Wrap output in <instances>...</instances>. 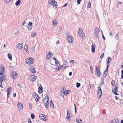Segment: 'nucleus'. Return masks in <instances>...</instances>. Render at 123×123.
<instances>
[{
    "label": "nucleus",
    "mask_w": 123,
    "mask_h": 123,
    "mask_svg": "<svg viewBox=\"0 0 123 123\" xmlns=\"http://www.w3.org/2000/svg\"><path fill=\"white\" fill-rule=\"evenodd\" d=\"M7 80L6 76L3 74V73H0V87H2V83L3 82H5Z\"/></svg>",
    "instance_id": "1"
},
{
    "label": "nucleus",
    "mask_w": 123,
    "mask_h": 123,
    "mask_svg": "<svg viewBox=\"0 0 123 123\" xmlns=\"http://www.w3.org/2000/svg\"><path fill=\"white\" fill-rule=\"evenodd\" d=\"M67 37L68 40L70 43H72L73 42V38L70 35L69 33L67 32Z\"/></svg>",
    "instance_id": "2"
},
{
    "label": "nucleus",
    "mask_w": 123,
    "mask_h": 123,
    "mask_svg": "<svg viewBox=\"0 0 123 123\" xmlns=\"http://www.w3.org/2000/svg\"><path fill=\"white\" fill-rule=\"evenodd\" d=\"M48 3L49 4L54 6L56 7L58 6L57 2L55 0H49L48 1Z\"/></svg>",
    "instance_id": "3"
},
{
    "label": "nucleus",
    "mask_w": 123,
    "mask_h": 123,
    "mask_svg": "<svg viewBox=\"0 0 123 123\" xmlns=\"http://www.w3.org/2000/svg\"><path fill=\"white\" fill-rule=\"evenodd\" d=\"M34 60L31 58H27L26 60V63L27 64H31L33 63Z\"/></svg>",
    "instance_id": "4"
},
{
    "label": "nucleus",
    "mask_w": 123,
    "mask_h": 123,
    "mask_svg": "<svg viewBox=\"0 0 123 123\" xmlns=\"http://www.w3.org/2000/svg\"><path fill=\"white\" fill-rule=\"evenodd\" d=\"M99 30L98 28L96 27L94 30V34L96 38L98 39H99V36L98 35L99 34Z\"/></svg>",
    "instance_id": "5"
},
{
    "label": "nucleus",
    "mask_w": 123,
    "mask_h": 123,
    "mask_svg": "<svg viewBox=\"0 0 123 123\" xmlns=\"http://www.w3.org/2000/svg\"><path fill=\"white\" fill-rule=\"evenodd\" d=\"M65 90L66 88L65 87H63L61 89V92L60 93V95L61 96H63V97H64V95L65 93Z\"/></svg>",
    "instance_id": "6"
},
{
    "label": "nucleus",
    "mask_w": 123,
    "mask_h": 123,
    "mask_svg": "<svg viewBox=\"0 0 123 123\" xmlns=\"http://www.w3.org/2000/svg\"><path fill=\"white\" fill-rule=\"evenodd\" d=\"M39 117L41 119L44 121H46L47 118L46 116L42 114H40L39 115Z\"/></svg>",
    "instance_id": "7"
},
{
    "label": "nucleus",
    "mask_w": 123,
    "mask_h": 123,
    "mask_svg": "<svg viewBox=\"0 0 123 123\" xmlns=\"http://www.w3.org/2000/svg\"><path fill=\"white\" fill-rule=\"evenodd\" d=\"M114 87V88L112 90L113 92L115 95H118V93H117V92L118 91V87L117 86H116L115 87Z\"/></svg>",
    "instance_id": "8"
},
{
    "label": "nucleus",
    "mask_w": 123,
    "mask_h": 123,
    "mask_svg": "<svg viewBox=\"0 0 123 123\" xmlns=\"http://www.w3.org/2000/svg\"><path fill=\"white\" fill-rule=\"evenodd\" d=\"M37 78V77L35 75H31L30 77L29 80L31 81H35Z\"/></svg>",
    "instance_id": "9"
},
{
    "label": "nucleus",
    "mask_w": 123,
    "mask_h": 123,
    "mask_svg": "<svg viewBox=\"0 0 123 123\" xmlns=\"http://www.w3.org/2000/svg\"><path fill=\"white\" fill-rule=\"evenodd\" d=\"M32 96L34 98L35 100L37 102H38L39 98V97L36 93H34L33 94Z\"/></svg>",
    "instance_id": "10"
},
{
    "label": "nucleus",
    "mask_w": 123,
    "mask_h": 123,
    "mask_svg": "<svg viewBox=\"0 0 123 123\" xmlns=\"http://www.w3.org/2000/svg\"><path fill=\"white\" fill-rule=\"evenodd\" d=\"M17 105V108L18 110L20 111L23 108V105L21 103H18Z\"/></svg>",
    "instance_id": "11"
},
{
    "label": "nucleus",
    "mask_w": 123,
    "mask_h": 123,
    "mask_svg": "<svg viewBox=\"0 0 123 123\" xmlns=\"http://www.w3.org/2000/svg\"><path fill=\"white\" fill-rule=\"evenodd\" d=\"M111 58L109 57H108V60L107 61V62L106 64H107V68L106 69V72H107L108 71V68L109 67V64L111 61Z\"/></svg>",
    "instance_id": "12"
},
{
    "label": "nucleus",
    "mask_w": 123,
    "mask_h": 123,
    "mask_svg": "<svg viewBox=\"0 0 123 123\" xmlns=\"http://www.w3.org/2000/svg\"><path fill=\"white\" fill-rule=\"evenodd\" d=\"M38 93L39 94H41L43 92V88L41 85H39V84L38 85Z\"/></svg>",
    "instance_id": "13"
},
{
    "label": "nucleus",
    "mask_w": 123,
    "mask_h": 123,
    "mask_svg": "<svg viewBox=\"0 0 123 123\" xmlns=\"http://www.w3.org/2000/svg\"><path fill=\"white\" fill-rule=\"evenodd\" d=\"M0 70L1 72L0 73H3V74L5 72V68L4 66L2 64L0 65Z\"/></svg>",
    "instance_id": "14"
},
{
    "label": "nucleus",
    "mask_w": 123,
    "mask_h": 123,
    "mask_svg": "<svg viewBox=\"0 0 123 123\" xmlns=\"http://www.w3.org/2000/svg\"><path fill=\"white\" fill-rule=\"evenodd\" d=\"M32 23L31 22H30L28 25V29L29 31H30L32 29Z\"/></svg>",
    "instance_id": "15"
},
{
    "label": "nucleus",
    "mask_w": 123,
    "mask_h": 123,
    "mask_svg": "<svg viewBox=\"0 0 123 123\" xmlns=\"http://www.w3.org/2000/svg\"><path fill=\"white\" fill-rule=\"evenodd\" d=\"M11 77L13 79H14L15 75V72L13 71H12L11 72Z\"/></svg>",
    "instance_id": "16"
},
{
    "label": "nucleus",
    "mask_w": 123,
    "mask_h": 123,
    "mask_svg": "<svg viewBox=\"0 0 123 123\" xmlns=\"http://www.w3.org/2000/svg\"><path fill=\"white\" fill-rule=\"evenodd\" d=\"M67 117L66 118L67 120H70V119L71 118L70 117V114L69 112V111L68 110H67Z\"/></svg>",
    "instance_id": "17"
},
{
    "label": "nucleus",
    "mask_w": 123,
    "mask_h": 123,
    "mask_svg": "<svg viewBox=\"0 0 123 123\" xmlns=\"http://www.w3.org/2000/svg\"><path fill=\"white\" fill-rule=\"evenodd\" d=\"M95 46L94 44L92 43V51L93 53L95 51Z\"/></svg>",
    "instance_id": "18"
},
{
    "label": "nucleus",
    "mask_w": 123,
    "mask_h": 123,
    "mask_svg": "<svg viewBox=\"0 0 123 123\" xmlns=\"http://www.w3.org/2000/svg\"><path fill=\"white\" fill-rule=\"evenodd\" d=\"M17 47L18 49H21L23 47V45L21 43H19L17 45Z\"/></svg>",
    "instance_id": "19"
},
{
    "label": "nucleus",
    "mask_w": 123,
    "mask_h": 123,
    "mask_svg": "<svg viewBox=\"0 0 123 123\" xmlns=\"http://www.w3.org/2000/svg\"><path fill=\"white\" fill-rule=\"evenodd\" d=\"M12 89L11 87H9V88H8L7 91L6 92L7 93V98H8L9 97V92Z\"/></svg>",
    "instance_id": "20"
},
{
    "label": "nucleus",
    "mask_w": 123,
    "mask_h": 123,
    "mask_svg": "<svg viewBox=\"0 0 123 123\" xmlns=\"http://www.w3.org/2000/svg\"><path fill=\"white\" fill-rule=\"evenodd\" d=\"M58 23V21L55 19L52 22L53 25L54 26H56Z\"/></svg>",
    "instance_id": "21"
},
{
    "label": "nucleus",
    "mask_w": 123,
    "mask_h": 123,
    "mask_svg": "<svg viewBox=\"0 0 123 123\" xmlns=\"http://www.w3.org/2000/svg\"><path fill=\"white\" fill-rule=\"evenodd\" d=\"M30 71L32 73H34L35 72V70L33 66H31L30 67Z\"/></svg>",
    "instance_id": "22"
},
{
    "label": "nucleus",
    "mask_w": 123,
    "mask_h": 123,
    "mask_svg": "<svg viewBox=\"0 0 123 123\" xmlns=\"http://www.w3.org/2000/svg\"><path fill=\"white\" fill-rule=\"evenodd\" d=\"M95 72L96 74L99 77L100 76V72L99 69L97 71H96Z\"/></svg>",
    "instance_id": "23"
},
{
    "label": "nucleus",
    "mask_w": 123,
    "mask_h": 123,
    "mask_svg": "<svg viewBox=\"0 0 123 123\" xmlns=\"http://www.w3.org/2000/svg\"><path fill=\"white\" fill-rule=\"evenodd\" d=\"M111 123H119V121L117 119H114L111 121Z\"/></svg>",
    "instance_id": "24"
},
{
    "label": "nucleus",
    "mask_w": 123,
    "mask_h": 123,
    "mask_svg": "<svg viewBox=\"0 0 123 123\" xmlns=\"http://www.w3.org/2000/svg\"><path fill=\"white\" fill-rule=\"evenodd\" d=\"M63 67V66L62 65H61L60 66L56 68L55 69V71H57L58 70H60Z\"/></svg>",
    "instance_id": "25"
},
{
    "label": "nucleus",
    "mask_w": 123,
    "mask_h": 123,
    "mask_svg": "<svg viewBox=\"0 0 123 123\" xmlns=\"http://www.w3.org/2000/svg\"><path fill=\"white\" fill-rule=\"evenodd\" d=\"M24 49L25 50V51L27 52L28 53V52H27V51H28V46L27 45L25 44V45L24 47Z\"/></svg>",
    "instance_id": "26"
},
{
    "label": "nucleus",
    "mask_w": 123,
    "mask_h": 123,
    "mask_svg": "<svg viewBox=\"0 0 123 123\" xmlns=\"http://www.w3.org/2000/svg\"><path fill=\"white\" fill-rule=\"evenodd\" d=\"M98 86V92L99 93H100V95H101L102 93V91L100 86Z\"/></svg>",
    "instance_id": "27"
},
{
    "label": "nucleus",
    "mask_w": 123,
    "mask_h": 123,
    "mask_svg": "<svg viewBox=\"0 0 123 123\" xmlns=\"http://www.w3.org/2000/svg\"><path fill=\"white\" fill-rule=\"evenodd\" d=\"M21 3L20 0H18L16 2V6H18Z\"/></svg>",
    "instance_id": "28"
},
{
    "label": "nucleus",
    "mask_w": 123,
    "mask_h": 123,
    "mask_svg": "<svg viewBox=\"0 0 123 123\" xmlns=\"http://www.w3.org/2000/svg\"><path fill=\"white\" fill-rule=\"evenodd\" d=\"M77 122L78 123H82V122L81 120L79 118H77L76 119Z\"/></svg>",
    "instance_id": "29"
},
{
    "label": "nucleus",
    "mask_w": 123,
    "mask_h": 123,
    "mask_svg": "<svg viewBox=\"0 0 123 123\" xmlns=\"http://www.w3.org/2000/svg\"><path fill=\"white\" fill-rule=\"evenodd\" d=\"M104 73L103 74V76L104 77H105L106 75L107 74V72L106 70L104 72Z\"/></svg>",
    "instance_id": "30"
},
{
    "label": "nucleus",
    "mask_w": 123,
    "mask_h": 123,
    "mask_svg": "<svg viewBox=\"0 0 123 123\" xmlns=\"http://www.w3.org/2000/svg\"><path fill=\"white\" fill-rule=\"evenodd\" d=\"M104 80L103 79H102L101 80V82L100 83V85L101 86H102L104 84Z\"/></svg>",
    "instance_id": "31"
},
{
    "label": "nucleus",
    "mask_w": 123,
    "mask_h": 123,
    "mask_svg": "<svg viewBox=\"0 0 123 123\" xmlns=\"http://www.w3.org/2000/svg\"><path fill=\"white\" fill-rule=\"evenodd\" d=\"M8 57L9 58V59L11 60H12V55L10 54H8Z\"/></svg>",
    "instance_id": "32"
},
{
    "label": "nucleus",
    "mask_w": 123,
    "mask_h": 123,
    "mask_svg": "<svg viewBox=\"0 0 123 123\" xmlns=\"http://www.w3.org/2000/svg\"><path fill=\"white\" fill-rule=\"evenodd\" d=\"M50 105L51 107H54V105L53 103L51 100L50 101Z\"/></svg>",
    "instance_id": "33"
},
{
    "label": "nucleus",
    "mask_w": 123,
    "mask_h": 123,
    "mask_svg": "<svg viewBox=\"0 0 123 123\" xmlns=\"http://www.w3.org/2000/svg\"><path fill=\"white\" fill-rule=\"evenodd\" d=\"M36 35V33L34 31H33V32L32 33L31 35V37H34V36H35Z\"/></svg>",
    "instance_id": "34"
},
{
    "label": "nucleus",
    "mask_w": 123,
    "mask_h": 123,
    "mask_svg": "<svg viewBox=\"0 0 123 123\" xmlns=\"http://www.w3.org/2000/svg\"><path fill=\"white\" fill-rule=\"evenodd\" d=\"M35 46L34 45L33 46L32 49V52H34L35 51Z\"/></svg>",
    "instance_id": "35"
},
{
    "label": "nucleus",
    "mask_w": 123,
    "mask_h": 123,
    "mask_svg": "<svg viewBox=\"0 0 123 123\" xmlns=\"http://www.w3.org/2000/svg\"><path fill=\"white\" fill-rule=\"evenodd\" d=\"M80 83L77 82L76 83V87L77 88H79L80 86Z\"/></svg>",
    "instance_id": "36"
},
{
    "label": "nucleus",
    "mask_w": 123,
    "mask_h": 123,
    "mask_svg": "<svg viewBox=\"0 0 123 123\" xmlns=\"http://www.w3.org/2000/svg\"><path fill=\"white\" fill-rule=\"evenodd\" d=\"M12 0H4V1L6 3H8L11 1Z\"/></svg>",
    "instance_id": "37"
},
{
    "label": "nucleus",
    "mask_w": 123,
    "mask_h": 123,
    "mask_svg": "<svg viewBox=\"0 0 123 123\" xmlns=\"http://www.w3.org/2000/svg\"><path fill=\"white\" fill-rule=\"evenodd\" d=\"M83 32V31L82 29L80 28L79 30V33Z\"/></svg>",
    "instance_id": "38"
},
{
    "label": "nucleus",
    "mask_w": 123,
    "mask_h": 123,
    "mask_svg": "<svg viewBox=\"0 0 123 123\" xmlns=\"http://www.w3.org/2000/svg\"><path fill=\"white\" fill-rule=\"evenodd\" d=\"M31 117L32 119H34L35 118V116L33 113L31 114Z\"/></svg>",
    "instance_id": "39"
},
{
    "label": "nucleus",
    "mask_w": 123,
    "mask_h": 123,
    "mask_svg": "<svg viewBox=\"0 0 123 123\" xmlns=\"http://www.w3.org/2000/svg\"><path fill=\"white\" fill-rule=\"evenodd\" d=\"M64 64H65V65H67V66H68V63L67 62L66 60H65L64 61Z\"/></svg>",
    "instance_id": "40"
},
{
    "label": "nucleus",
    "mask_w": 123,
    "mask_h": 123,
    "mask_svg": "<svg viewBox=\"0 0 123 123\" xmlns=\"http://www.w3.org/2000/svg\"><path fill=\"white\" fill-rule=\"evenodd\" d=\"M115 81L112 80L111 81V84L113 86V85L115 84Z\"/></svg>",
    "instance_id": "41"
},
{
    "label": "nucleus",
    "mask_w": 123,
    "mask_h": 123,
    "mask_svg": "<svg viewBox=\"0 0 123 123\" xmlns=\"http://www.w3.org/2000/svg\"><path fill=\"white\" fill-rule=\"evenodd\" d=\"M46 98H47V99L48 98H49V97L48 96H46V97L44 98L43 100V102L44 103H44H45V99H46Z\"/></svg>",
    "instance_id": "42"
},
{
    "label": "nucleus",
    "mask_w": 123,
    "mask_h": 123,
    "mask_svg": "<svg viewBox=\"0 0 123 123\" xmlns=\"http://www.w3.org/2000/svg\"><path fill=\"white\" fill-rule=\"evenodd\" d=\"M53 55V54L52 53H49L48 54V55L47 56H49V57H51Z\"/></svg>",
    "instance_id": "43"
},
{
    "label": "nucleus",
    "mask_w": 123,
    "mask_h": 123,
    "mask_svg": "<svg viewBox=\"0 0 123 123\" xmlns=\"http://www.w3.org/2000/svg\"><path fill=\"white\" fill-rule=\"evenodd\" d=\"M118 34H117L115 35V38L117 40L118 39Z\"/></svg>",
    "instance_id": "44"
},
{
    "label": "nucleus",
    "mask_w": 123,
    "mask_h": 123,
    "mask_svg": "<svg viewBox=\"0 0 123 123\" xmlns=\"http://www.w3.org/2000/svg\"><path fill=\"white\" fill-rule=\"evenodd\" d=\"M90 68L91 69V73H92L93 72V70L92 69V66H90Z\"/></svg>",
    "instance_id": "45"
},
{
    "label": "nucleus",
    "mask_w": 123,
    "mask_h": 123,
    "mask_svg": "<svg viewBox=\"0 0 123 123\" xmlns=\"http://www.w3.org/2000/svg\"><path fill=\"white\" fill-rule=\"evenodd\" d=\"M79 36H80V37H82L84 36V34H83V32L82 33H79Z\"/></svg>",
    "instance_id": "46"
},
{
    "label": "nucleus",
    "mask_w": 123,
    "mask_h": 123,
    "mask_svg": "<svg viewBox=\"0 0 123 123\" xmlns=\"http://www.w3.org/2000/svg\"><path fill=\"white\" fill-rule=\"evenodd\" d=\"M29 108L30 109H31L32 108V105L31 103H30L29 104Z\"/></svg>",
    "instance_id": "47"
},
{
    "label": "nucleus",
    "mask_w": 123,
    "mask_h": 123,
    "mask_svg": "<svg viewBox=\"0 0 123 123\" xmlns=\"http://www.w3.org/2000/svg\"><path fill=\"white\" fill-rule=\"evenodd\" d=\"M121 78L123 79V70H122L121 71Z\"/></svg>",
    "instance_id": "48"
},
{
    "label": "nucleus",
    "mask_w": 123,
    "mask_h": 123,
    "mask_svg": "<svg viewBox=\"0 0 123 123\" xmlns=\"http://www.w3.org/2000/svg\"><path fill=\"white\" fill-rule=\"evenodd\" d=\"M71 91L70 90H68V91L65 92V93L66 95L67 94H69V93H70L71 92Z\"/></svg>",
    "instance_id": "49"
},
{
    "label": "nucleus",
    "mask_w": 123,
    "mask_h": 123,
    "mask_svg": "<svg viewBox=\"0 0 123 123\" xmlns=\"http://www.w3.org/2000/svg\"><path fill=\"white\" fill-rule=\"evenodd\" d=\"M28 123H32V122L30 119L28 118Z\"/></svg>",
    "instance_id": "50"
},
{
    "label": "nucleus",
    "mask_w": 123,
    "mask_h": 123,
    "mask_svg": "<svg viewBox=\"0 0 123 123\" xmlns=\"http://www.w3.org/2000/svg\"><path fill=\"white\" fill-rule=\"evenodd\" d=\"M90 87L91 88V89H92L93 86V85L92 84H90L89 85Z\"/></svg>",
    "instance_id": "51"
},
{
    "label": "nucleus",
    "mask_w": 123,
    "mask_h": 123,
    "mask_svg": "<svg viewBox=\"0 0 123 123\" xmlns=\"http://www.w3.org/2000/svg\"><path fill=\"white\" fill-rule=\"evenodd\" d=\"M98 69H99L98 68V67L97 66H96L95 67V70L96 71H98Z\"/></svg>",
    "instance_id": "52"
},
{
    "label": "nucleus",
    "mask_w": 123,
    "mask_h": 123,
    "mask_svg": "<svg viewBox=\"0 0 123 123\" xmlns=\"http://www.w3.org/2000/svg\"><path fill=\"white\" fill-rule=\"evenodd\" d=\"M104 55V53H102L101 54V55L100 56V58H102L103 57Z\"/></svg>",
    "instance_id": "53"
},
{
    "label": "nucleus",
    "mask_w": 123,
    "mask_h": 123,
    "mask_svg": "<svg viewBox=\"0 0 123 123\" xmlns=\"http://www.w3.org/2000/svg\"><path fill=\"white\" fill-rule=\"evenodd\" d=\"M9 68L11 69H12L13 68V66H9Z\"/></svg>",
    "instance_id": "54"
},
{
    "label": "nucleus",
    "mask_w": 123,
    "mask_h": 123,
    "mask_svg": "<svg viewBox=\"0 0 123 123\" xmlns=\"http://www.w3.org/2000/svg\"><path fill=\"white\" fill-rule=\"evenodd\" d=\"M62 29H61H61H60V30L58 31V33H60L62 31Z\"/></svg>",
    "instance_id": "55"
},
{
    "label": "nucleus",
    "mask_w": 123,
    "mask_h": 123,
    "mask_svg": "<svg viewBox=\"0 0 123 123\" xmlns=\"http://www.w3.org/2000/svg\"><path fill=\"white\" fill-rule=\"evenodd\" d=\"M81 1V0H77V3L78 4H80V1Z\"/></svg>",
    "instance_id": "56"
},
{
    "label": "nucleus",
    "mask_w": 123,
    "mask_h": 123,
    "mask_svg": "<svg viewBox=\"0 0 123 123\" xmlns=\"http://www.w3.org/2000/svg\"><path fill=\"white\" fill-rule=\"evenodd\" d=\"M91 3H89V4H88V5L87 6V7L88 8H90L91 6Z\"/></svg>",
    "instance_id": "57"
},
{
    "label": "nucleus",
    "mask_w": 123,
    "mask_h": 123,
    "mask_svg": "<svg viewBox=\"0 0 123 123\" xmlns=\"http://www.w3.org/2000/svg\"><path fill=\"white\" fill-rule=\"evenodd\" d=\"M55 63L56 64H58L59 63V62L58 61L56 60L55 61Z\"/></svg>",
    "instance_id": "58"
},
{
    "label": "nucleus",
    "mask_w": 123,
    "mask_h": 123,
    "mask_svg": "<svg viewBox=\"0 0 123 123\" xmlns=\"http://www.w3.org/2000/svg\"><path fill=\"white\" fill-rule=\"evenodd\" d=\"M17 86H18L20 88H22V86H21V85L20 84L17 85Z\"/></svg>",
    "instance_id": "59"
},
{
    "label": "nucleus",
    "mask_w": 123,
    "mask_h": 123,
    "mask_svg": "<svg viewBox=\"0 0 123 123\" xmlns=\"http://www.w3.org/2000/svg\"><path fill=\"white\" fill-rule=\"evenodd\" d=\"M19 31H17L16 33V35H18V34L19 33Z\"/></svg>",
    "instance_id": "60"
},
{
    "label": "nucleus",
    "mask_w": 123,
    "mask_h": 123,
    "mask_svg": "<svg viewBox=\"0 0 123 123\" xmlns=\"http://www.w3.org/2000/svg\"><path fill=\"white\" fill-rule=\"evenodd\" d=\"M74 109L75 110V112L76 113V106L74 104Z\"/></svg>",
    "instance_id": "61"
},
{
    "label": "nucleus",
    "mask_w": 123,
    "mask_h": 123,
    "mask_svg": "<svg viewBox=\"0 0 123 123\" xmlns=\"http://www.w3.org/2000/svg\"><path fill=\"white\" fill-rule=\"evenodd\" d=\"M97 96H99V98H100L101 96V95H100V93H99L97 92Z\"/></svg>",
    "instance_id": "62"
},
{
    "label": "nucleus",
    "mask_w": 123,
    "mask_h": 123,
    "mask_svg": "<svg viewBox=\"0 0 123 123\" xmlns=\"http://www.w3.org/2000/svg\"><path fill=\"white\" fill-rule=\"evenodd\" d=\"M102 37L103 38L104 40H105V37H104V35L103 34H102Z\"/></svg>",
    "instance_id": "63"
},
{
    "label": "nucleus",
    "mask_w": 123,
    "mask_h": 123,
    "mask_svg": "<svg viewBox=\"0 0 123 123\" xmlns=\"http://www.w3.org/2000/svg\"><path fill=\"white\" fill-rule=\"evenodd\" d=\"M68 4V3H66V4H65L64 6H63V7H65L66 6H67V5Z\"/></svg>",
    "instance_id": "64"
}]
</instances>
